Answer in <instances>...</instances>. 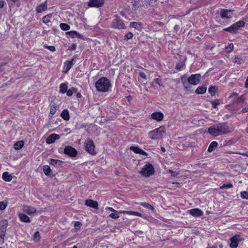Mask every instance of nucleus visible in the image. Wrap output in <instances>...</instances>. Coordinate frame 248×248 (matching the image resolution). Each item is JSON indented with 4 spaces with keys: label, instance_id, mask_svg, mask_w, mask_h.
I'll list each match as a JSON object with an SVG mask.
<instances>
[{
    "label": "nucleus",
    "instance_id": "c85d7f7f",
    "mask_svg": "<svg viewBox=\"0 0 248 248\" xmlns=\"http://www.w3.org/2000/svg\"><path fill=\"white\" fill-rule=\"evenodd\" d=\"M2 178L5 181L10 182L12 180L13 176L8 172H4L2 174Z\"/></svg>",
    "mask_w": 248,
    "mask_h": 248
},
{
    "label": "nucleus",
    "instance_id": "20e7f679",
    "mask_svg": "<svg viewBox=\"0 0 248 248\" xmlns=\"http://www.w3.org/2000/svg\"><path fill=\"white\" fill-rule=\"evenodd\" d=\"M154 171L153 165L150 163H147L142 167L140 173L142 176L147 177L153 174Z\"/></svg>",
    "mask_w": 248,
    "mask_h": 248
},
{
    "label": "nucleus",
    "instance_id": "7ed1b4c3",
    "mask_svg": "<svg viewBox=\"0 0 248 248\" xmlns=\"http://www.w3.org/2000/svg\"><path fill=\"white\" fill-rule=\"evenodd\" d=\"M165 133V128L163 126H160L149 132V138L152 140H159L163 137Z\"/></svg>",
    "mask_w": 248,
    "mask_h": 248
},
{
    "label": "nucleus",
    "instance_id": "de8ad7c7",
    "mask_svg": "<svg viewBox=\"0 0 248 248\" xmlns=\"http://www.w3.org/2000/svg\"><path fill=\"white\" fill-rule=\"evenodd\" d=\"M211 104L212 106V107L214 108H216L218 105L219 104V101L218 100H216L214 101H211Z\"/></svg>",
    "mask_w": 248,
    "mask_h": 248
},
{
    "label": "nucleus",
    "instance_id": "774afa93",
    "mask_svg": "<svg viewBox=\"0 0 248 248\" xmlns=\"http://www.w3.org/2000/svg\"><path fill=\"white\" fill-rule=\"evenodd\" d=\"M161 150L163 152L165 151V149L164 147H161Z\"/></svg>",
    "mask_w": 248,
    "mask_h": 248
},
{
    "label": "nucleus",
    "instance_id": "f257e3e1",
    "mask_svg": "<svg viewBox=\"0 0 248 248\" xmlns=\"http://www.w3.org/2000/svg\"><path fill=\"white\" fill-rule=\"evenodd\" d=\"M232 125L225 123L215 124L208 129V132L212 136L217 137L220 135H225L233 130Z\"/></svg>",
    "mask_w": 248,
    "mask_h": 248
},
{
    "label": "nucleus",
    "instance_id": "b1692460",
    "mask_svg": "<svg viewBox=\"0 0 248 248\" xmlns=\"http://www.w3.org/2000/svg\"><path fill=\"white\" fill-rule=\"evenodd\" d=\"M68 89L67 84L66 83H63L60 85V93L64 94L66 93Z\"/></svg>",
    "mask_w": 248,
    "mask_h": 248
},
{
    "label": "nucleus",
    "instance_id": "2eb2a0df",
    "mask_svg": "<svg viewBox=\"0 0 248 248\" xmlns=\"http://www.w3.org/2000/svg\"><path fill=\"white\" fill-rule=\"evenodd\" d=\"M151 117L152 119L160 122L163 119L164 114L160 111H157L153 113Z\"/></svg>",
    "mask_w": 248,
    "mask_h": 248
},
{
    "label": "nucleus",
    "instance_id": "f704fd0d",
    "mask_svg": "<svg viewBox=\"0 0 248 248\" xmlns=\"http://www.w3.org/2000/svg\"><path fill=\"white\" fill-rule=\"evenodd\" d=\"M120 211H116L109 215V217L113 219H117L120 217V214H121Z\"/></svg>",
    "mask_w": 248,
    "mask_h": 248
},
{
    "label": "nucleus",
    "instance_id": "a19ab883",
    "mask_svg": "<svg viewBox=\"0 0 248 248\" xmlns=\"http://www.w3.org/2000/svg\"><path fill=\"white\" fill-rule=\"evenodd\" d=\"M60 26L62 30L65 31H68L70 29V26L66 23H61Z\"/></svg>",
    "mask_w": 248,
    "mask_h": 248
},
{
    "label": "nucleus",
    "instance_id": "72a5a7b5",
    "mask_svg": "<svg viewBox=\"0 0 248 248\" xmlns=\"http://www.w3.org/2000/svg\"><path fill=\"white\" fill-rule=\"evenodd\" d=\"M24 145V142L23 141H18L16 142L14 145V147L15 149L18 150L21 149Z\"/></svg>",
    "mask_w": 248,
    "mask_h": 248
},
{
    "label": "nucleus",
    "instance_id": "ea45409f",
    "mask_svg": "<svg viewBox=\"0 0 248 248\" xmlns=\"http://www.w3.org/2000/svg\"><path fill=\"white\" fill-rule=\"evenodd\" d=\"M57 110V106L55 104L52 105L50 106V113L53 115L56 113Z\"/></svg>",
    "mask_w": 248,
    "mask_h": 248
},
{
    "label": "nucleus",
    "instance_id": "6e6552de",
    "mask_svg": "<svg viewBox=\"0 0 248 248\" xmlns=\"http://www.w3.org/2000/svg\"><path fill=\"white\" fill-rule=\"evenodd\" d=\"M201 76L199 74H195L191 75L187 79V80L189 84L192 85H196L198 84L200 81Z\"/></svg>",
    "mask_w": 248,
    "mask_h": 248
},
{
    "label": "nucleus",
    "instance_id": "3c124183",
    "mask_svg": "<svg viewBox=\"0 0 248 248\" xmlns=\"http://www.w3.org/2000/svg\"><path fill=\"white\" fill-rule=\"evenodd\" d=\"M184 64L183 62H179V63L177 64L176 65V69L180 71L181 70V68L184 66Z\"/></svg>",
    "mask_w": 248,
    "mask_h": 248
},
{
    "label": "nucleus",
    "instance_id": "8fccbe9b",
    "mask_svg": "<svg viewBox=\"0 0 248 248\" xmlns=\"http://www.w3.org/2000/svg\"><path fill=\"white\" fill-rule=\"evenodd\" d=\"M233 29L234 28H233L232 25H231L229 27L224 29L223 30V31H228V32H232H232H235Z\"/></svg>",
    "mask_w": 248,
    "mask_h": 248
},
{
    "label": "nucleus",
    "instance_id": "7c9ffc66",
    "mask_svg": "<svg viewBox=\"0 0 248 248\" xmlns=\"http://www.w3.org/2000/svg\"><path fill=\"white\" fill-rule=\"evenodd\" d=\"M217 145L218 143L217 141H212L208 147V151L209 152H212Z\"/></svg>",
    "mask_w": 248,
    "mask_h": 248
},
{
    "label": "nucleus",
    "instance_id": "c756f323",
    "mask_svg": "<svg viewBox=\"0 0 248 248\" xmlns=\"http://www.w3.org/2000/svg\"><path fill=\"white\" fill-rule=\"evenodd\" d=\"M131 27L134 28L137 30L140 31L141 29V24L140 22H132L130 24Z\"/></svg>",
    "mask_w": 248,
    "mask_h": 248
},
{
    "label": "nucleus",
    "instance_id": "13d9d810",
    "mask_svg": "<svg viewBox=\"0 0 248 248\" xmlns=\"http://www.w3.org/2000/svg\"><path fill=\"white\" fill-rule=\"evenodd\" d=\"M139 75H140V76L141 78H144L145 79H146V74L144 73H143V72H140Z\"/></svg>",
    "mask_w": 248,
    "mask_h": 248
},
{
    "label": "nucleus",
    "instance_id": "2f4dec72",
    "mask_svg": "<svg viewBox=\"0 0 248 248\" xmlns=\"http://www.w3.org/2000/svg\"><path fill=\"white\" fill-rule=\"evenodd\" d=\"M43 171L46 176H49L51 174V170L48 165H45L43 167Z\"/></svg>",
    "mask_w": 248,
    "mask_h": 248
},
{
    "label": "nucleus",
    "instance_id": "e2e57ef3",
    "mask_svg": "<svg viewBox=\"0 0 248 248\" xmlns=\"http://www.w3.org/2000/svg\"><path fill=\"white\" fill-rule=\"evenodd\" d=\"M245 87L248 88V77H247L246 81L245 82Z\"/></svg>",
    "mask_w": 248,
    "mask_h": 248
},
{
    "label": "nucleus",
    "instance_id": "49530a36",
    "mask_svg": "<svg viewBox=\"0 0 248 248\" xmlns=\"http://www.w3.org/2000/svg\"><path fill=\"white\" fill-rule=\"evenodd\" d=\"M7 202L2 201L0 202V210H4L7 206Z\"/></svg>",
    "mask_w": 248,
    "mask_h": 248
},
{
    "label": "nucleus",
    "instance_id": "f3484780",
    "mask_svg": "<svg viewBox=\"0 0 248 248\" xmlns=\"http://www.w3.org/2000/svg\"><path fill=\"white\" fill-rule=\"evenodd\" d=\"M22 209L24 212L29 215H32L36 212V209L35 208L28 205L23 206Z\"/></svg>",
    "mask_w": 248,
    "mask_h": 248
},
{
    "label": "nucleus",
    "instance_id": "37998d69",
    "mask_svg": "<svg viewBox=\"0 0 248 248\" xmlns=\"http://www.w3.org/2000/svg\"><path fill=\"white\" fill-rule=\"evenodd\" d=\"M233 48V45L232 43L230 44L228 46H226L225 50L228 53L231 52Z\"/></svg>",
    "mask_w": 248,
    "mask_h": 248
},
{
    "label": "nucleus",
    "instance_id": "412c9836",
    "mask_svg": "<svg viewBox=\"0 0 248 248\" xmlns=\"http://www.w3.org/2000/svg\"><path fill=\"white\" fill-rule=\"evenodd\" d=\"M130 149L136 154H139L141 155H147V153L145 151L137 147L131 146Z\"/></svg>",
    "mask_w": 248,
    "mask_h": 248
},
{
    "label": "nucleus",
    "instance_id": "0e129e2a",
    "mask_svg": "<svg viewBox=\"0 0 248 248\" xmlns=\"http://www.w3.org/2000/svg\"><path fill=\"white\" fill-rule=\"evenodd\" d=\"M236 153L237 154L241 155H245V154H247V153H240V152H237Z\"/></svg>",
    "mask_w": 248,
    "mask_h": 248
},
{
    "label": "nucleus",
    "instance_id": "f03ea898",
    "mask_svg": "<svg viewBox=\"0 0 248 248\" xmlns=\"http://www.w3.org/2000/svg\"><path fill=\"white\" fill-rule=\"evenodd\" d=\"M96 90L99 92L105 93L109 91L111 87L110 81L105 77L99 78L95 84Z\"/></svg>",
    "mask_w": 248,
    "mask_h": 248
},
{
    "label": "nucleus",
    "instance_id": "473e14b6",
    "mask_svg": "<svg viewBox=\"0 0 248 248\" xmlns=\"http://www.w3.org/2000/svg\"><path fill=\"white\" fill-rule=\"evenodd\" d=\"M140 205H141V206H142L143 207H144L147 209H149L151 210H154V206L153 205L150 204L149 203L145 202H140Z\"/></svg>",
    "mask_w": 248,
    "mask_h": 248
},
{
    "label": "nucleus",
    "instance_id": "c9c22d12",
    "mask_svg": "<svg viewBox=\"0 0 248 248\" xmlns=\"http://www.w3.org/2000/svg\"><path fill=\"white\" fill-rule=\"evenodd\" d=\"M78 90L76 88L72 87L66 91V94L68 96H71L74 93L77 92Z\"/></svg>",
    "mask_w": 248,
    "mask_h": 248
},
{
    "label": "nucleus",
    "instance_id": "423d86ee",
    "mask_svg": "<svg viewBox=\"0 0 248 248\" xmlns=\"http://www.w3.org/2000/svg\"><path fill=\"white\" fill-rule=\"evenodd\" d=\"M85 150L91 155H95L96 154L95 151V145L93 140L88 139L85 142Z\"/></svg>",
    "mask_w": 248,
    "mask_h": 248
},
{
    "label": "nucleus",
    "instance_id": "58836bf2",
    "mask_svg": "<svg viewBox=\"0 0 248 248\" xmlns=\"http://www.w3.org/2000/svg\"><path fill=\"white\" fill-rule=\"evenodd\" d=\"M232 187L233 185L231 183L223 184L222 186H220L219 189H229L232 188Z\"/></svg>",
    "mask_w": 248,
    "mask_h": 248
},
{
    "label": "nucleus",
    "instance_id": "cd10ccee",
    "mask_svg": "<svg viewBox=\"0 0 248 248\" xmlns=\"http://www.w3.org/2000/svg\"><path fill=\"white\" fill-rule=\"evenodd\" d=\"M67 34H68L71 37L74 38L75 37L78 38H82V35L78 33L77 31H70L67 32Z\"/></svg>",
    "mask_w": 248,
    "mask_h": 248
},
{
    "label": "nucleus",
    "instance_id": "aec40b11",
    "mask_svg": "<svg viewBox=\"0 0 248 248\" xmlns=\"http://www.w3.org/2000/svg\"><path fill=\"white\" fill-rule=\"evenodd\" d=\"M60 136L58 135L53 134L50 135L47 139L46 141L48 143H52L55 141L56 140H58Z\"/></svg>",
    "mask_w": 248,
    "mask_h": 248
},
{
    "label": "nucleus",
    "instance_id": "bf43d9fd",
    "mask_svg": "<svg viewBox=\"0 0 248 248\" xmlns=\"http://www.w3.org/2000/svg\"><path fill=\"white\" fill-rule=\"evenodd\" d=\"M106 210H109L110 211L112 212L113 213L114 212H116V211L114 208H113L112 207H107L106 208Z\"/></svg>",
    "mask_w": 248,
    "mask_h": 248
},
{
    "label": "nucleus",
    "instance_id": "9d476101",
    "mask_svg": "<svg viewBox=\"0 0 248 248\" xmlns=\"http://www.w3.org/2000/svg\"><path fill=\"white\" fill-rule=\"evenodd\" d=\"M105 3V0H90L88 6L90 7L99 8L103 6Z\"/></svg>",
    "mask_w": 248,
    "mask_h": 248
},
{
    "label": "nucleus",
    "instance_id": "052dcab7",
    "mask_svg": "<svg viewBox=\"0 0 248 248\" xmlns=\"http://www.w3.org/2000/svg\"><path fill=\"white\" fill-rule=\"evenodd\" d=\"M233 28H234V30L235 31V32H236L237 31H238L239 29L238 28V27L237 26H236L235 23H234L232 25Z\"/></svg>",
    "mask_w": 248,
    "mask_h": 248
},
{
    "label": "nucleus",
    "instance_id": "6ab92c4d",
    "mask_svg": "<svg viewBox=\"0 0 248 248\" xmlns=\"http://www.w3.org/2000/svg\"><path fill=\"white\" fill-rule=\"evenodd\" d=\"M62 163L63 162L62 160L54 159H50L49 161V164L57 168L62 167Z\"/></svg>",
    "mask_w": 248,
    "mask_h": 248
},
{
    "label": "nucleus",
    "instance_id": "1a4fd4ad",
    "mask_svg": "<svg viewBox=\"0 0 248 248\" xmlns=\"http://www.w3.org/2000/svg\"><path fill=\"white\" fill-rule=\"evenodd\" d=\"M242 240L240 235H235L230 239V247L231 248H237L239 242Z\"/></svg>",
    "mask_w": 248,
    "mask_h": 248
},
{
    "label": "nucleus",
    "instance_id": "f8f14e48",
    "mask_svg": "<svg viewBox=\"0 0 248 248\" xmlns=\"http://www.w3.org/2000/svg\"><path fill=\"white\" fill-rule=\"evenodd\" d=\"M233 10H228L222 9L221 10L220 14V16L222 18H227L229 19L232 18V13Z\"/></svg>",
    "mask_w": 248,
    "mask_h": 248
},
{
    "label": "nucleus",
    "instance_id": "a211bd4d",
    "mask_svg": "<svg viewBox=\"0 0 248 248\" xmlns=\"http://www.w3.org/2000/svg\"><path fill=\"white\" fill-rule=\"evenodd\" d=\"M85 204L90 207L93 208L94 209L98 208V203L96 201H93L92 200H87L85 201Z\"/></svg>",
    "mask_w": 248,
    "mask_h": 248
},
{
    "label": "nucleus",
    "instance_id": "4d7b16f0",
    "mask_svg": "<svg viewBox=\"0 0 248 248\" xmlns=\"http://www.w3.org/2000/svg\"><path fill=\"white\" fill-rule=\"evenodd\" d=\"M5 4V0H0V8H3Z\"/></svg>",
    "mask_w": 248,
    "mask_h": 248
},
{
    "label": "nucleus",
    "instance_id": "dca6fc26",
    "mask_svg": "<svg viewBox=\"0 0 248 248\" xmlns=\"http://www.w3.org/2000/svg\"><path fill=\"white\" fill-rule=\"evenodd\" d=\"M47 9V2L46 0L44 2H42L39 4L36 8V11L37 13H42Z\"/></svg>",
    "mask_w": 248,
    "mask_h": 248
},
{
    "label": "nucleus",
    "instance_id": "603ef678",
    "mask_svg": "<svg viewBox=\"0 0 248 248\" xmlns=\"http://www.w3.org/2000/svg\"><path fill=\"white\" fill-rule=\"evenodd\" d=\"M81 226V223L79 221H77L75 223V229H79Z\"/></svg>",
    "mask_w": 248,
    "mask_h": 248
},
{
    "label": "nucleus",
    "instance_id": "338daca9",
    "mask_svg": "<svg viewBox=\"0 0 248 248\" xmlns=\"http://www.w3.org/2000/svg\"><path fill=\"white\" fill-rule=\"evenodd\" d=\"M77 97L78 98H80L81 97V94L80 93H78L77 94Z\"/></svg>",
    "mask_w": 248,
    "mask_h": 248
},
{
    "label": "nucleus",
    "instance_id": "680f3d73",
    "mask_svg": "<svg viewBox=\"0 0 248 248\" xmlns=\"http://www.w3.org/2000/svg\"><path fill=\"white\" fill-rule=\"evenodd\" d=\"M181 80H182V82L184 84L185 82H186V77H185L184 76H183L182 77Z\"/></svg>",
    "mask_w": 248,
    "mask_h": 248
},
{
    "label": "nucleus",
    "instance_id": "e433bc0d",
    "mask_svg": "<svg viewBox=\"0 0 248 248\" xmlns=\"http://www.w3.org/2000/svg\"><path fill=\"white\" fill-rule=\"evenodd\" d=\"M51 16V14L47 15L44 16L42 18V21L43 23L45 24L49 23L50 21Z\"/></svg>",
    "mask_w": 248,
    "mask_h": 248
},
{
    "label": "nucleus",
    "instance_id": "ddd939ff",
    "mask_svg": "<svg viewBox=\"0 0 248 248\" xmlns=\"http://www.w3.org/2000/svg\"><path fill=\"white\" fill-rule=\"evenodd\" d=\"M64 153L71 156H75L77 154V150L71 146H67L64 149Z\"/></svg>",
    "mask_w": 248,
    "mask_h": 248
},
{
    "label": "nucleus",
    "instance_id": "864d4df0",
    "mask_svg": "<svg viewBox=\"0 0 248 248\" xmlns=\"http://www.w3.org/2000/svg\"><path fill=\"white\" fill-rule=\"evenodd\" d=\"M154 81L155 83L158 84L159 86H162V84L161 83V80L159 78H156L154 79Z\"/></svg>",
    "mask_w": 248,
    "mask_h": 248
},
{
    "label": "nucleus",
    "instance_id": "69168bd1",
    "mask_svg": "<svg viewBox=\"0 0 248 248\" xmlns=\"http://www.w3.org/2000/svg\"><path fill=\"white\" fill-rule=\"evenodd\" d=\"M138 1H134V3L133 4V5L134 6V7L138 6Z\"/></svg>",
    "mask_w": 248,
    "mask_h": 248
},
{
    "label": "nucleus",
    "instance_id": "0eeeda50",
    "mask_svg": "<svg viewBox=\"0 0 248 248\" xmlns=\"http://www.w3.org/2000/svg\"><path fill=\"white\" fill-rule=\"evenodd\" d=\"M7 226V222L5 220L0 222V244L3 243L5 233Z\"/></svg>",
    "mask_w": 248,
    "mask_h": 248
},
{
    "label": "nucleus",
    "instance_id": "c03bdc74",
    "mask_svg": "<svg viewBox=\"0 0 248 248\" xmlns=\"http://www.w3.org/2000/svg\"><path fill=\"white\" fill-rule=\"evenodd\" d=\"M241 197L243 199H247L248 200V192L246 191H242L240 193Z\"/></svg>",
    "mask_w": 248,
    "mask_h": 248
},
{
    "label": "nucleus",
    "instance_id": "a878e982",
    "mask_svg": "<svg viewBox=\"0 0 248 248\" xmlns=\"http://www.w3.org/2000/svg\"><path fill=\"white\" fill-rule=\"evenodd\" d=\"M207 90V87L205 86H199L195 91V93L198 94H203Z\"/></svg>",
    "mask_w": 248,
    "mask_h": 248
},
{
    "label": "nucleus",
    "instance_id": "393cba45",
    "mask_svg": "<svg viewBox=\"0 0 248 248\" xmlns=\"http://www.w3.org/2000/svg\"><path fill=\"white\" fill-rule=\"evenodd\" d=\"M245 58L240 56H236L234 58V63L237 64H241L245 62Z\"/></svg>",
    "mask_w": 248,
    "mask_h": 248
},
{
    "label": "nucleus",
    "instance_id": "a18cd8bd",
    "mask_svg": "<svg viewBox=\"0 0 248 248\" xmlns=\"http://www.w3.org/2000/svg\"><path fill=\"white\" fill-rule=\"evenodd\" d=\"M235 23L239 29L241 28L244 27L245 25V23L242 20H239Z\"/></svg>",
    "mask_w": 248,
    "mask_h": 248
},
{
    "label": "nucleus",
    "instance_id": "5701e85b",
    "mask_svg": "<svg viewBox=\"0 0 248 248\" xmlns=\"http://www.w3.org/2000/svg\"><path fill=\"white\" fill-rule=\"evenodd\" d=\"M18 216L19 219L21 221L27 223L31 222L29 217L25 214L23 213H19Z\"/></svg>",
    "mask_w": 248,
    "mask_h": 248
},
{
    "label": "nucleus",
    "instance_id": "4c0bfd02",
    "mask_svg": "<svg viewBox=\"0 0 248 248\" xmlns=\"http://www.w3.org/2000/svg\"><path fill=\"white\" fill-rule=\"evenodd\" d=\"M217 88L216 86H211L208 89L209 93L212 95H214L216 93Z\"/></svg>",
    "mask_w": 248,
    "mask_h": 248
},
{
    "label": "nucleus",
    "instance_id": "79ce46f5",
    "mask_svg": "<svg viewBox=\"0 0 248 248\" xmlns=\"http://www.w3.org/2000/svg\"><path fill=\"white\" fill-rule=\"evenodd\" d=\"M40 239V233L39 232H36L33 237V239L34 242H38Z\"/></svg>",
    "mask_w": 248,
    "mask_h": 248
},
{
    "label": "nucleus",
    "instance_id": "09e8293b",
    "mask_svg": "<svg viewBox=\"0 0 248 248\" xmlns=\"http://www.w3.org/2000/svg\"><path fill=\"white\" fill-rule=\"evenodd\" d=\"M133 33L131 32H128L127 34H126L124 36V40H128L132 39L133 37Z\"/></svg>",
    "mask_w": 248,
    "mask_h": 248
},
{
    "label": "nucleus",
    "instance_id": "5fc2aeb1",
    "mask_svg": "<svg viewBox=\"0 0 248 248\" xmlns=\"http://www.w3.org/2000/svg\"><path fill=\"white\" fill-rule=\"evenodd\" d=\"M169 172L172 176H176L179 173L176 171H174L171 170H169Z\"/></svg>",
    "mask_w": 248,
    "mask_h": 248
},
{
    "label": "nucleus",
    "instance_id": "6e6d98bb",
    "mask_svg": "<svg viewBox=\"0 0 248 248\" xmlns=\"http://www.w3.org/2000/svg\"><path fill=\"white\" fill-rule=\"evenodd\" d=\"M46 48H47L48 49H49L50 51H52V52H54L55 51V46H47L46 47Z\"/></svg>",
    "mask_w": 248,
    "mask_h": 248
},
{
    "label": "nucleus",
    "instance_id": "4be33fe9",
    "mask_svg": "<svg viewBox=\"0 0 248 248\" xmlns=\"http://www.w3.org/2000/svg\"><path fill=\"white\" fill-rule=\"evenodd\" d=\"M121 213H123L124 214H127L128 215H132V216H137L139 217H142V215L141 213L135 212V211H121Z\"/></svg>",
    "mask_w": 248,
    "mask_h": 248
},
{
    "label": "nucleus",
    "instance_id": "9b49d317",
    "mask_svg": "<svg viewBox=\"0 0 248 248\" xmlns=\"http://www.w3.org/2000/svg\"><path fill=\"white\" fill-rule=\"evenodd\" d=\"M75 63V59L74 58L70 61H67L63 63V72L66 73L71 68Z\"/></svg>",
    "mask_w": 248,
    "mask_h": 248
},
{
    "label": "nucleus",
    "instance_id": "4468645a",
    "mask_svg": "<svg viewBox=\"0 0 248 248\" xmlns=\"http://www.w3.org/2000/svg\"><path fill=\"white\" fill-rule=\"evenodd\" d=\"M189 214L194 217H200L203 215V212L198 208H194L188 211Z\"/></svg>",
    "mask_w": 248,
    "mask_h": 248
},
{
    "label": "nucleus",
    "instance_id": "bb28decb",
    "mask_svg": "<svg viewBox=\"0 0 248 248\" xmlns=\"http://www.w3.org/2000/svg\"><path fill=\"white\" fill-rule=\"evenodd\" d=\"M61 116L65 121H68L70 119L69 113L67 109H64L62 113Z\"/></svg>",
    "mask_w": 248,
    "mask_h": 248
},
{
    "label": "nucleus",
    "instance_id": "39448f33",
    "mask_svg": "<svg viewBox=\"0 0 248 248\" xmlns=\"http://www.w3.org/2000/svg\"><path fill=\"white\" fill-rule=\"evenodd\" d=\"M111 27L117 29H124L125 26L118 16H115L112 21Z\"/></svg>",
    "mask_w": 248,
    "mask_h": 248
}]
</instances>
